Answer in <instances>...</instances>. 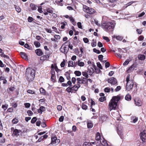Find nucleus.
Returning a JSON list of instances; mask_svg holds the SVG:
<instances>
[{
	"label": "nucleus",
	"mask_w": 146,
	"mask_h": 146,
	"mask_svg": "<svg viewBox=\"0 0 146 146\" xmlns=\"http://www.w3.org/2000/svg\"><path fill=\"white\" fill-rule=\"evenodd\" d=\"M78 65L80 67H83L84 66V63L83 62H81L80 60H78Z\"/></svg>",
	"instance_id": "obj_27"
},
{
	"label": "nucleus",
	"mask_w": 146,
	"mask_h": 146,
	"mask_svg": "<svg viewBox=\"0 0 146 146\" xmlns=\"http://www.w3.org/2000/svg\"><path fill=\"white\" fill-rule=\"evenodd\" d=\"M56 3L57 5L61 6H62L63 5V4L61 2H59L58 1H56Z\"/></svg>",
	"instance_id": "obj_58"
},
{
	"label": "nucleus",
	"mask_w": 146,
	"mask_h": 146,
	"mask_svg": "<svg viewBox=\"0 0 146 146\" xmlns=\"http://www.w3.org/2000/svg\"><path fill=\"white\" fill-rule=\"evenodd\" d=\"M115 25V23L114 21H111L109 22L103 21L101 25L102 28L107 32L113 31Z\"/></svg>",
	"instance_id": "obj_1"
},
{
	"label": "nucleus",
	"mask_w": 146,
	"mask_h": 146,
	"mask_svg": "<svg viewBox=\"0 0 146 146\" xmlns=\"http://www.w3.org/2000/svg\"><path fill=\"white\" fill-rule=\"evenodd\" d=\"M125 99L127 101H130L131 100V96L129 94H127L125 97Z\"/></svg>",
	"instance_id": "obj_25"
},
{
	"label": "nucleus",
	"mask_w": 146,
	"mask_h": 146,
	"mask_svg": "<svg viewBox=\"0 0 146 146\" xmlns=\"http://www.w3.org/2000/svg\"><path fill=\"white\" fill-rule=\"evenodd\" d=\"M64 117L63 116H61L59 119V121L60 122H62L64 120Z\"/></svg>",
	"instance_id": "obj_61"
},
{
	"label": "nucleus",
	"mask_w": 146,
	"mask_h": 146,
	"mask_svg": "<svg viewBox=\"0 0 146 146\" xmlns=\"http://www.w3.org/2000/svg\"><path fill=\"white\" fill-rule=\"evenodd\" d=\"M72 83L74 84H75L76 81V78L74 77H73L72 78Z\"/></svg>",
	"instance_id": "obj_62"
},
{
	"label": "nucleus",
	"mask_w": 146,
	"mask_h": 146,
	"mask_svg": "<svg viewBox=\"0 0 146 146\" xmlns=\"http://www.w3.org/2000/svg\"><path fill=\"white\" fill-rule=\"evenodd\" d=\"M88 73L84 71L83 72H82V74L86 78H88Z\"/></svg>",
	"instance_id": "obj_32"
},
{
	"label": "nucleus",
	"mask_w": 146,
	"mask_h": 146,
	"mask_svg": "<svg viewBox=\"0 0 146 146\" xmlns=\"http://www.w3.org/2000/svg\"><path fill=\"white\" fill-rule=\"evenodd\" d=\"M106 100V98L105 97H102L99 98V100L101 102L104 101Z\"/></svg>",
	"instance_id": "obj_51"
},
{
	"label": "nucleus",
	"mask_w": 146,
	"mask_h": 146,
	"mask_svg": "<svg viewBox=\"0 0 146 146\" xmlns=\"http://www.w3.org/2000/svg\"><path fill=\"white\" fill-rule=\"evenodd\" d=\"M111 114L113 117L116 118L117 120H119V116H120V115H119V112L118 111H116L114 112H112Z\"/></svg>",
	"instance_id": "obj_12"
},
{
	"label": "nucleus",
	"mask_w": 146,
	"mask_h": 146,
	"mask_svg": "<svg viewBox=\"0 0 146 146\" xmlns=\"http://www.w3.org/2000/svg\"><path fill=\"white\" fill-rule=\"evenodd\" d=\"M34 44L36 47H39L40 46V43L36 41H35Z\"/></svg>",
	"instance_id": "obj_35"
},
{
	"label": "nucleus",
	"mask_w": 146,
	"mask_h": 146,
	"mask_svg": "<svg viewBox=\"0 0 146 146\" xmlns=\"http://www.w3.org/2000/svg\"><path fill=\"white\" fill-rule=\"evenodd\" d=\"M64 78L62 76H60V77L59 80V81L61 82H64Z\"/></svg>",
	"instance_id": "obj_53"
},
{
	"label": "nucleus",
	"mask_w": 146,
	"mask_h": 146,
	"mask_svg": "<svg viewBox=\"0 0 146 146\" xmlns=\"http://www.w3.org/2000/svg\"><path fill=\"white\" fill-rule=\"evenodd\" d=\"M68 67H73L74 66L73 61L72 60L69 61L68 62Z\"/></svg>",
	"instance_id": "obj_31"
},
{
	"label": "nucleus",
	"mask_w": 146,
	"mask_h": 146,
	"mask_svg": "<svg viewBox=\"0 0 146 146\" xmlns=\"http://www.w3.org/2000/svg\"><path fill=\"white\" fill-rule=\"evenodd\" d=\"M127 82L126 86V90L129 91L132 89L133 86V82L132 79H130V75H128L127 76L126 79Z\"/></svg>",
	"instance_id": "obj_4"
},
{
	"label": "nucleus",
	"mask_w": 146,
	"mask_h": 146,
	"mask_svg": "<svg viewBox=\"0 0 146 146\" xmlns=\"http://www.w3.org/2000/svg\"><path fill=\"white\" fill-rule=\"evenodd\" d=\"M100 142L103 146H108V145L107 141L104 139L103 137H102V139H101V140H100Z\"/></svg>",
	"instance_id": "obj_14"
},
{
	"label": "nucleus",
	"mask_w": 146,
	"mask_h": 146,
	"mask_svg": "<svg viewBox=\"0 0 146 146\" xmlns=\"http://www.w3.org/2000/svg\"><path fill=\"white\" fill-rule=\"evenodd\" d=\"M15 8L17 12L18 13H20L21 12V9L19 7L15 5Z\"/></svg>",
	"instance_id": "obj_36"
},
{
	"label": "nucleus",
	"mask_w": 146,
	"mask_h": 146,
	"mask_svg": "<svg viewBox=\"0 0 146 146\" xmlns=\"http://www.w3.org/2000/svg\"><path fill=\"white\" fill-rule=\"evenodd\" d=\"M138 58L141 60H144L145 58V56L143 54H139L138 56Z\"/></svg>",
	"instance_id": "obj_22"
},
{
	"label": "nucleus",
	"mask_w": 146,
	"mask_h": 146,
	"mask_svg": "<svg viewBox=\"0 0 146 146\" xmlns=\"http://www.w3.org/2000/svg\"><path fill=\"white\" fill-rule=\"evenodd\" d=\"M11 130L13 131L12 135L13 136L17 137L20 135V134L21 132V130L17 129H14L13 127L11 128Z\"/></svg>",
	"instance_id": "obj_7"
},
{
	"label": "nucleus",
	"mask_w": 146,
	"mask_h": 146,
	"mask_svg": "<svg viewBox=\"0 0 146 146\" xmlns=\"http://www.w3.org/2000/svg\"><path fill=\"white\" fill-rule=\"evenodd\" d=\"M97 66L100 69H102V66L99 62H98L97 63Z\"/></svg>",
	"instance_id": "obj_54"
},
{
	"label": "nucleus",
	"mask_w": 146,
	"mask_h": 146,
	"mask_svg": "<svg viewBox=\"0 0 146 146\" xmlns=\"http://www.w3.org/2000/svg\"><path fill=\"white\" fill-rule=\"evenodd\" d=\"M87 106L84 104L83 103H82V108L84 110H86L87 108Z\"/></svg>",
	"instance_id": "obj_43"
},
{
	"label": "nucleus",
	"mask_w": 146,
	"mask_h": 146,
	"mask_svg": "<svg viewBox=\"0 0 146 146\" xmlns=\"http://www.w3.org/2000/svg\"><path fill=\"white\" fill-rule=\"evenodd\" d=\"M27 113L28 115L30 116L32 115L33 114V112L30 110H28L27 111Z\"/></svg>",
	"instance_id": "obj_50"
},
{
	"label": "nucleus",
	"mask_w": 146,
	"mask_h": 146,
	"mask_svg": "<svg viewBox=\"0 0 146 146\" xmlns=\"http://www.w3.org/2000/svg\"><path fill=\"white\" fill-rule=\"evenodd\" d=\"M113 37L115 38L117 40H122L123 38V37L120 36H116L114 35Z\"/></svg>",
	"instance_id": "obj_24"
},
{
	"label": "nucleus",
	"mask_w": 146,
	"mask_h": 146,
	"mask_svg": "<svg viewBox=\"0 0 146 146\" xmlns=\"http://www.w3.org/2000/svg\"><path fill=\"white\" fill-rule=\"evenodd\" d=\"M140 136L142 141L145 142V140L146 139V131L144 130L141 132Z\"/></svg>",
	"instance_id": "obj_10"
},
{
	"label": "nucleus",
	"mask_w": 146,
	"mask_h": 146,
	"mask_svg": "<svg viewBox=\"0 0 146 146\" xmlns=\"http://www.w3.org/2000/svg\"><path fill=\"white\" fill-rule=\"evenodd\" d=\"M1 56L2 57H4L5 58H7L8 60H10V59H9V56H7L5 54L3 53H2L1 54Z\"/></svg>",
	"instance_id": "obj_40"
},
{
	"label": "nucleus",
	"mask_w": 146,
	"mask_h": 146,
	"mask_svg": "<svg viewBox=\"0 0 146 146\" xmlns=\"http://www.w3.org/2000/svg\"><path fill=\"white\" fill-rule=\"evenodd\" d=\"M74 74L76 76H79L81 74V72L79 71H75L74 72Z\"/></svg>",
	"instance_id": "obj_39"
},
{
	"label": "nucleus",
	"mask_w": 146,
	"mask_h": 146,
	"mask_svg": "<svg viewBox=\"0 0 146 146\" xmlns=\"http://www.w3.org/2000/svg\"><path fill=\"white\" fill-rule=\"evenodd\" d=\"M24 105L26 108H29L31 106V104L30 103H25L24 104Z\"/></svg>",
	"instance_id": "obj_60"
},
{
	"label": "nucleus",
	"mask_w": 146,
	"mask_h": 146,
	"mask_svg": "<svg viewBox=\"0 0 146 146\" xmlns=\"http://www.w3.org/2000/svg\"><path fill=\"white\" fill-rule=\"evenodd\" d=\"M94 23H95L96 25L98 26H99V27H100V26H101V24H100V23L99 22V21H98L96 20H94Z\"/></svg>",
	"instance_id": "obj_46"
},
{
	"label": "nucleus",
	"mask_w": 146,
	"mask_h": 146,
	"mask_svg": "<svg viewBox=\"0 0 146 146\" xmlns=\"http://www.w3.org/2000/svg\"><path fill=\"white\" fill-rule=\"evenodd\" d=\"M87 78H86L82 77V81L83 84H87Z\"/></svg>",
	"instance_id": "obj_34"
},
{
	"label": "nucleus",
	"mask_w": 146,
	"mask_h": 146,
	"mask_svg": "<svg viewBox=\"0 0 146 146\" xmlns=\"http://www.w3.org/2000/svg\"><path fill=\"white\" fill-rule=\"evenodd\" d=\"M37 120V118L36 117H33L31 120V123H35Z\"/></svg>",
	"instance_id": "obj_42"
},
{
	"label": "nucleus",
	"mask_w": 146,
	"mask_h": 146,
	"mask_svg": "<svg viewBox=\"0 0 146 146\" xmlns=\"http://www.w3.org/2000/svg\"><path fill=\"white\" fill-rule=\"evenodd\" d=\"M117 132L118 134L120 136L121 138H122L123 135L122 126L120 124H119L117 127Z\"/></svg>",
	"instance_id": "obj_8"
},
{
	"label": "nucleus",
	"mask_w": 146,
	"mask_h": 146,
	"mask_svg": "<svg viewBox=\"0 0 146 146\" xmlns=\"http://www.w3.org/2000/svg\"><path fill=\"white\" fill-rule=\"evenodd\" d=\"M38 11L40 13H42V8L41 6H39L38 7Z\"/></svg>",
	"instance_id": "obj_59"
},
{
	"label": "nucleus",
	"mask_w": 146,
	"mask_h": 146,
	"mask_svg": "<svg viewBox=\"0 0 146 146\" xmlns=\"http://www.w3.org/2000/svg\"><path fill=\"white\" fill-rule=\"evenodd\" d=\"M93 126V124L90 122L88 121L87 123V126L88 128H91Z\"/></svg>",
	"instance_id": "obj_37"
},
{
	"label": "nucleus",
	"mask_w": 146,
	"mask_h": 146,
	"mask_svg": "<svg viewBox=\"0 0 146 146\" xmlns=\"http://www.w3.org/2000/svg\"><path fill=\"white\" fill-rule=\"evenodd\" d=\"M102 37L103 39H104L105 40H106L107 42H109V41H110V40L108 37L103 36Z\"/></svg>",
	"instance_id": "obj_47"
},
{
	"label": "nucleus",
	"mask_w": 146,
	"mask_h": 146,
	"mask_svg": "<svg viewBox=\"0 0 146 146\" xmlns=\"http://www.w3.org/2000/svg\"><path fill=\"white\" fill-rule=\"evenodd\" d=\"M83 40L85 43H88L89 42L88 39L87 38H83Z\"/></svg>",
	"instance_id": "obj_57"
},
{
	"label": "nucleus",
	"mask_w": 146,
	"mask_h": 146,
	"mask_svg": "<svg viewBox=\"0 0 146 146\" xmlns=\"http://www.w3.org/2000/svg\"><path fill=\"white\" fill-rule=\"evenodd\" d=\"M36 54L38 56H41L42 55L43 53L42 50L40 49H37L35 50Z\"/></svg>",
	"instance_id": "obj_16"
},
{
	"label": "nucleus",
	"mask_w": 146,
	"mask_h": 146,
	"mask_svg": "<svg viewBox=\"0 0 146 146\" xmlns=\"http://www.w3.org/2000/svg\"><path fill=\"white\" fill-rule=\"evenodd\" d=\"M87 72L89 75H92L94 73L93 69L92 68L90 69H88Z\"/></svg>",
	"instance_id": "obj_23"
},
{
	"label": "nucleus",
	"mask_w": 146,
	"mask_h": 146,
	"mask_svg": "<svg viewBox=\"0 0 146 146\" xmlns=\"http://www.w3.org/2000/svg\"><path fill=\"white\" fill-rule=\"evenodd\" d=\"M121 89V87L120 86H118L116 88L115 90V92H117L119 91Z\"/></svg>",
	"instance_id": "obj_63"
},
{
	"label": "nucleus",
	"mask_w": 146,
	"mask_h": 146,
	"mask_svg": "<svg viewBox=\"0 0 146 146\" xmlns=\"http://www.w3.org/2000/svg\"><path fill=\"white\" fill-rule=\"evenodd\" d=\"M66 90L67 92L69 93H72L74 91L73 89L72 88V87L71 88H70V87L67 88H66Z\"/></svg>",
	"instance_id": "obj_28"
},
{
	"label": "nucleus",
	"mask_w": 146,
	"mask_h": 146,
	"mask_svg": "<svg viewBox=\"0 0 146 146\" xmlns=\"http://www.w3.org/2000/svg\"><path fill=\"white\" fill-rule=\"evenodd\" d=\"M66 41L60 47V50L61 52L64 54H66L68 51V45H65V44L68 43Z\"/></svg>",
	"instance_id": "obj_5"
},
{
	"label": "nucleus",
	"mask_w": 146,
	"mask_h": 146,
	"mask_svg": "<svg viewBox=\"0 0 146 146\" xmlns=\"http://www.w3.org/2000/svg\"><path fill=\"white\" fill-rule=\"evenodd\" d=\"M27 92L28 93L31 94H35V92L34 91L30 90H28Z\"/></svg>",
	"instance_id": "obj_49"
},
{
	"label": "nucleus",
	"mask_w": 146,
	"mask_h": 146,
	"mask_svg": "<svg viewBox=\"0 0 146 146\" xmlns=\"http://www.w3.org/2000/svg\"><path fill=\"white\" fill-rule=\"evenodd\" d=\"M49 57V55H45L42 56L40 57V60H42L43 61H45V60H48V59Z\"/></svg>",
	"instance_id": "obj_17"
},
{
	"label": "nucleus",
	"mask_w": 146,
	"mask_h": 146,
	"mask_svg": "<svg viewBox=\"0 0 146 146\" xmlns=\"http://www.w3.org/2000/svg\"><path fill=\"white\" fill-rule=\"evenodd\" d=\"M35 70L34 69L31 68H27L25 72V76L27 80L29 82L33 80L35 77Z\"/></svg>",
	"instance_id": "obj_3"
},
{
	"label": "nucleus",
	"mask_w": 146,
	"mask_h": 146,
	"mask_svg": "<svg viewBox=\"0 0 146 146\" xmlns=\"http://www.w3.org/2000/svg\"><path fill=\"white\" fill-rule=\"evenodd\" d=\"M93 51L94 52L98 54H99L101 53L100 51L98 50H97L96 48H94L93 49Z\"/></svg>",
	"instance_id": "obj_45"
},
{
	"label": "nucleus",
	"mask_w": 146,
	"mask_h": 146,
	"mask_svg": "<svg viewBox=\"0 0 146 146\" xmlns=\"http://www.w3.org/2000/svg\"><path fill=\"white\" fill-rule=\"evenodd\" d=\"M80 86V85L79 84H76L75 85L73 86L72 87V88L74 90L76 91L78 90Z\"/></svg>",
	"instance_id": "obj_21"
},
{
	"label": "nucleus",
	"mask_w": 146,
	"mask_h": 146,
	"mask_svg": "<svg viewBox=\"0 0 146 146\" xmlns=\"http://www.w3.org/2000/svg\"><path fill=\"white\" fill-rule=\"evenodd\" d=\"M65 61L64 60H63V61L61 63L60 66L61 67H63L65 65Z\"/></svg>",
	"instance_id": "obj_48"
},
{
	"label": "nucleus",
	"mask_w": 146,
	"mask_h": 146,
	"mask_svg": "<svg viewBox=\"0 0 146 146\" xmlns=\"http://www.w3.org/2000/svg\"><path fill=\"white\" fill-rule=\"evenodd\" d=\"M92 42L91 43V45L92 47H95L96 46V42L94 39L92 40Z\"/></svg>",
	"instance_id": "obj_30"
},
{
	"label": "nucleus",
	"mask_w": 146,
	"mask_h": 146,
	"mask_svg": "<svg viewBox=\"0 0 146 146\" xmlns=\"http://www.w3.org/2000/svg\"><path fill=\"white\" fill-rule=\"evenodd\" d=\"M120 99L119 96H113L109 103V110L111 111L112 110H116L117 103Z\"/></svg>",
	"instance_id": "obj_2"
},
{
	"label": "nucleus",
	"mask_w": 146,
	"mask_h": 146,
	"mask_svg": "<svg viewBox=\"0 0 146 146\" xmlns=\"http://www.w3.org/2000/svg\"><path fill=\"white\" fill-rule=\"evenodd\" d=\"M31 9L33 11L37 9V6L35 4L31 3L30 5Z\"/></svg>",
	"instance_id": "obj_20"
},
{
	"label": "nucleus",
	"mask_w": 146,
	"mask_h": 146,
	"mask_svg": "<svg viewBox=\"0 0 146 146\" xmlns=\"http://www.w3.org/2000/svg\"><path fill=\"white\" fill-rule=\"evenodd\" d=\"M8 107V105L7 104H5V105H2V108L5 110Z\"/></svg>",
	"instance_id": "obj_52"
},
{
	"label": "nucleus",
	"mask_w": 146,
	"mask_h": 146,
	"mask_svg": "<svg viewBox=\"0 0 146 146\" xmlns=\"http://www.w3.org/2000/svg\"><path fill=\"white\" fill-rule=\"evenodd\" d=\"M60 141V140L57 139L56 137H53L51 138V143L52 144H58Z\"/></svg>",
	"instance_id": "obj_9"
},
{
	"label": "nucleus",
	"mask_w": 146,
	"mask_h": 146,
	"mask_svg": "<svg viewBox=\"0 0 146 146\" xmlns=\"http://www.w3.org/2000/svg\"><path fill=\"white\" fill-rule=\"evenodd\" d=\"M132 122L133 123H135L138 120V119L137 117H133L132 118Z\"/></svg>",
	"instance_id": "obj_56"
},
{
	"label": "nucleus",
	"mask_w": 146,
	"mask_h": 146,
	"mask_svg": "<svg viewBox=\"0 0 146 146\" xmlns=\"http://www.w3.org/2000/svg\"><path fill=\"white\" fill-rule=\"evenodd\" d=\"M134 69V66L132 65L127 70V72H130Z\"/></svg>",
	"instance_id": "obj_38"
},
{
	"label": "nucleus",
	"mask_w": 146,
	"mask_h": 146,
	"mask_svg": "<svg viewBox=\"0 0 146 146\" xmlns=\"http://www.w3.org/2000/svg\"><path fill=\"white\" fill-rule=\"evenodd\" d=\"M40 93L43 95H45L46 94V91L45 90L42 88H40Z\"/></svg>",
	"instance_id": "obj_29"
},
{
	"label": "nucleus",
	"mask_w": 146,
	"mask_h": 146,
	"mask_svg": "<svg viewBox=\"0 0 146 146\" xmlns=\"http://www.w3.org/2000/svg\"><path fill=\"white\" fill-rule=\"evenodd\" d=\"M108 117L106 115H102L100 118V121H104L108 119Z\"/></svg>",
	"instance_id": "obj_15"
},
{
	"label": "nucleus",
	"mask_w": 146,
	"mask_h": 146,
	"mask_svg": "<svg viewBox=\"0 0 146 146\" xmlns=\"http://www.w3.org/2000/svg\"><path fill=\"white\" fill-rule=\"evenodd\" d=\"M28 21L29 22H31L33 21V19L31 17H29L28 18Z\"/></svg>",
	"instance_id": "obj_64"
},
{
	"label": "nucleus",
	"mask_w": 146,
	"mask_h": 146,
	"mask_svg": "<svg viewBox=\"0 0 146 146\" xmlns=\"http://www.w3.org/2000/svg\"><path fill=\"white\" fill-rule=\"evenodd\" d=\"M83 11L88 13L92 14L95 12V10L92 8H90L85 5H84L83 6Z\"/></svg>",
	"instance_id": "obj_6"
},
{
	"label": "nucleus",
	"mask_w": 146,
	"mask_h": 146,
	"mask_svg": "<svg viewBox=\"0 0 146 146\" xmlns=\"http://www.w3.org/2000/svg\"><path fill=\"white\" fill-rule=\"evenodd\" d=\"M108 82L112 85H115L117 83V80L114 77H111L108 80Z\"/></svg>",
	"instance_id": "obj_11"
},
{
	"label": "nucleus",
	"mask_w": 146,
	"mask_h": 146,
	"mask_svg": "<svg viewBox=\"0 0 146 146\" xmlns=\"http://www.w3.org/2000/svg\"><path fill=\"white\" fill-rule=\"evenodd\" d=\"M45 107L41 106L40 107V108L38 110V113H40L41 114L42 113V112L45 111Z\"/></svg>",
	"instance_id": "obj_18"
},
{
	"label": "nucleus",
	"mask_w": 146,
	"mask_h": 146,
	"mask_svg": "<svg viewBox=\"0 0 146 146\" xmlns=\"http://www.w3.org/2000/svg\"><path fill=\"white\" fill-rule=\"evenodd\" d=\"M110 91V88L108 87H107L104 89V91L106 92H109Z\"/></svg>",
	"instance_id": "obj_55"
},
{
	"label": "nucleus",
	"mask_w": 146,
	"mask_h": 146,
	"mask_svg": "<svg viewBox=\"0 0 146 146\" xmlns=\"http://www.w3.org/2000/svg\"><path fill=\"white\" fill-rule=\"evenodd\" d=\"M66 23L65 22H64L61 23V24H62V25L61 26V28L62 29H64V28L65 26H66Z\"/></svg>",
	"instance_id": "obj_44"
},
{
	"label": "nucleus",
	"mask_w": 146,
	"mask_h": 146,
	"mask_svg": "<svg viewBox=\"0 0 146 146\" xmlns=\"http://www.w3.org/2000/svg\"><path fill=\"white\" fill-rule=\"evenodd\" d=\"M102 139L101 138V136L99 133L98 132L96 133V140L99 141L100 142V140H101Z\"/></svg>",
	"instance_id": "obj_19"
},
{
	"label": "nucleus",
	"mask_w": 146,
	"mask_h": 146,
	"mask_svg": "<svg viewBox=\"0 0 146 146\" xmlns=\"http://www.w3.org/2000/svg\"><path fill=\"white\" fill-rule=\"evenodd\" d=\"M22 57L24 59H27V54L24 52H21L20 53Z\"/></svg>",
	"instance_id": "obj_26"
},
{
	"label": "nucleus",
	"mask_w": 146,
	"mask_h": 146,
	"mask_svg": "<svg viewBox=\"0 0 146 146\" xmlns=\"http://www.w3.org/2000/svg\"><path fill=\"white\" fill-rule=\"evenodd\" d=\"M12 123L14 124H16L18 122V120L16 118H14L12 120Z\"/></svg>",
	"instance_id": "obj_41"
},
{
	"label": "nucleus",
	"mask_w": 146,
	"mask_h": 146,
	"mask_svg": "<svg viewBox=\"0 0 146 146\" xmlns=\"http://www.w3.org/2000/svg\"><path fill=\"white\" fill-rule=\"evenodd\" d=\"M135 104L136 106H141L142 104L141 101L138 98H136L135 100Z\"/></svg>",
	"instance_id": "obj_13"
},
{
	"label": "nucleus",
	"mask_w": 146,
	"mask_h": 146,
	"mask_svg": "<svg viewBox=\"0 0 146 146\" xmlns=\"http://www.w3.org/2000/svg\"><path fill=\"white\" fill-rule=\"evenodd\" d=\"M83 146H92L91 143L87 142H85L83 144Z\"/></svg>",
	"instance_id": "obj_33"
}]
</instances>
